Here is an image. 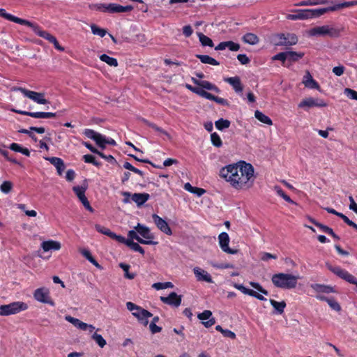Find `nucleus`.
Segmentation results:
<instances>
[{"label": "nucleus", "mask_w": 357, "mask_h": 357, "mask_svg": "<svg viewBox=\"0 0 357 357\" xmlns=\"http://www.w3.org/2000/svg\"><path fill=\"white\" fill-rule=\"evenodd\" d=\"M220 176L236 190L250 188L255 181L254 167L250 163L240 161L228 165L220 169Z\"/></svg>", "instance_id": "obj_1"}, {"label": "nucleus", "mask_w": 357, "mask_h": 357, "mask_svg": "<svg viewBox=\"0 0 357 357\" xmlns=\"http://www.w3.org/2000/svg\"><path fill=\"white\" fill-rule=\"evenodd\" d=\"M128 236L130 239H135L139 243L145 245H156L158 242L153 241V234L151 232L149 228L146 226L138 223L134 230L128 231Z\"/></svg>", "instance_id": "obj_2"}, {"label": "nucleus", "mask_w": 357, "mask_h": 357, "mask_svg": "<svg viewBox=\"0 0 357 357\" xmlns=\"http://www.w3.org/2000/svg\"><path fill=\"white\" fill-rule=\"evenodd\" d=\"M299 275L280 273L273 275L271 281L278 288L291 289L296 287Z\"/></svg>", "instance_id": "obj_3"}, {"label": "nucleus", "mask_w": 357, "mask_h": 357, "mask_svg": "<svg viewBox=\"0 0 357 357\" xmlns=\"http://www.w3.org/2000/svg\"><path fill=\"white\" fill-rule=\"evenodd\" d=\"M126 307L140 324L144 326L149 324V318L153 316L150 312L130 301L126 303Z\"/></svg>", "instance_id": "obj_4"}, {"label": "nucleus", "mask_w": 357, "mask_h": 357, "mask_svg": "<svg viewBox=\"0 0 357 357\" xmlns=\"http://www.w3.org/2000/svg\"><path fill=\"white\" fill-rule=\"evenodd\" d=\"M295 14H289L287 19L291 20H307L319 17L324 14L322 8L296 10Z\"/></svg>", "instance_id": "obj_5"}, {"label": "nucleus", "mask_w": 357, "mask_h": 357, "mask_svg": "<svg viewBox=\"0 0 357 357\" xmlns=\"http://www.w3.org/2000/svg\"><path fill=\"white\" fill-rule=\"evenodd\" d=\"M343 30V28H337L329 25H324L311 29L309 31V35L310 36H328L331 38H337L340 36Z\"/></svg>", "instance_id": "obj_6"}, {"label": "nucleus", "mask_w": 357, "mask_h": 357, "mask_svg": "<svg viewBox=\"0 0 357 357\" xmlns=\"http://www.w3.org/2000/svg\"><path fill=\"white\" fill-rule=\"evenodd\" d=\"M27 303L22 301H15L7 305H0V315L9 316L15 314L28 309Z\"/></svg>", "instance_id": "obj_7"}, {"label": "nucleus", "mask_w": 357, "mask_h": 357, "mask_svg": "<svg viewBox=\"0 0 357 357\" xmlns=\"http://www.w3.org/2000/svg\"><path fill=\"white\" fill-rule=\"evenodd\" d=\"M30 28L32 29L33 31L36 35L46 39L50 43H52L54 45L55 49H56L57 50L61 51V52L64 51V47L59 45L57 39L54 36H52V34L48 33L47 31L43 30L42 28L38 24L33 22L31 26H30Z\"/></svg>", "instance_id": "obj_8"}, {"label": "nucleus", "mask_w": 357, "mask_h": 357, "mask_svg": "<svg viewBox=\"0 0 357 357\" xmlns=\"http://www.w3.org/2000/svg\"><path fill=\"white\" fill-rule=\"evenodd\" d=\"M30 28L32 29L33 31L36 35L46 39L50 43H52L54 45L55 49H56L57 50L61 51V52L64 51V47L59 45L57 39L54 36H52V34L48 33L47 31L43 30L42 28L38 24L33 22L31 26H30Z\"/></svg>", "instance_id": "obj_9"}, {"label": "nucleus", "mask_w": 357, "mask_h": 357, "mask_svg": "<svg viewBox=\"0 0 357 357\" xmlns=\"http://www.w3.org/2000/svg\"><path fill=\"white\" fill-rule=\"evenodd\" d=\"M13 90L20 91L24 96L38 104L46 105L49 102L48 100L45 98V93H43L30 91L22 87H15Z\"/></svg>", "instance_id": "obj_10"}, {"label": "nucleus", "mask_w": 357, "mask_h": 357, "mask_svg": "<svg viewBox=\"0 0 357 357\" xmlns=\"http://www.w3.org/2000/svg\"><path fill=\"white\" fill-rule=\"evenodd\" d=\"M326 266L331 272L340 278L357 287V279L347 271L341 268L340 266H333L328 264H326Z\"/></svg>", "instance_id": "obj_11"}, {"label": "nucleus", "mask_w": 357, "mask_h": 357, "mask_svg": "<svg viewBox=\"0 0 357 357\" xmlns=\"http://www.w3.org/2000/svg\"><path fill=\"white\" fill-rule=\"evenodd\" d=\"M326 266L331 272L340 278L357 287V279L347 271L341 268L340 266H333L328 264H326Z\"/></svg>", "instance_id": "obj_12"}, {"label": "nucleus", "mask_w": 357, "mask_h": 357, "mask_svg": "<svg viewBox=\"0 0 357 357\" xmlns=\"http://www.w3.org/2000/svg\"><path fill=\"white\" fill-rule=\"evenodd\" d=\"M33 298L40 303L50 304L52 306L54 305V303L50 296V290L47 288L36 289L33 292Z\"/></svg>", "instance_id": "obj_13"}, {"label": "nucleus", "mask_w": 357, "mask_h": 357, "mask_svg": "<svg viewBox=\"0 0 357 357\" xmlns=\"http://www.w3.org/2000/svg\"><path fill=\"white\" fill-rule=\"evenodd\" d=\"M84 135L93 140L96 144L102 149H105L106 147V137L105 136L102 135V134L96 132L95 130L92 129H85L83 131Z\"/></svg>", "instance_id": "obj_14"}, {"label": "nucleus", "mask_w": 357, "mask_h": 357, "mask_svg": "<svg viewBox=\"0 0 357 357\" xmlns=\"http://www.w3.org/2000/svg\"><path fill=\"white\" fill-rule=\"evenodd\" d=\"M298 107L303 108L306 110L312 107H324L327 106V103L320 98H314L312 97L303 99L299 104Z\"/></svg>", "instance_id": "obj_15"}, {"label": "nucleus", "mask_w": 357, "mask_h": 357, "mask_svg": "<svg viewBox=\"0 0 357 357\" xmlns=\"http://www.w3.org/2000/svg\"><path fill=\"white\" fill-rule=\"evenodd\" d=\"M276 38H278V41L275 43L276 45L290 46L298 43V38L294 33H280L278 34Z\"/></svg>", "instance_id": "obj_16"}, {"label": "nucleus", "mask_w": 357, "mask_h": 357, "mask_svg": "<svg viewBox=\"0 0 357 357\" xmlns=\"http://www.w3.org/2000/svg\"><path fill=\"white\" fill-rule=\"evenodd\" d=\"M73 192L75 193L79 201L82 203L83 206L89 211L93 212V209L91 206L89 202L85 196V192L86 190V187L82 186H74L73 188Z\"/></svg>", "instance_id": "obj_17"}, {"label": "nucleus", "mask_w": 357, "mask_h": 357, "mask_svg": "<svg viewBox=\"0 0 357 357\" xmlns=\"http://www.w3.org/2000/svg\"><path fill=\"white\" fill-rule=\"evenodd\" d=\"M219 245L222 250L228 254H236L238 250L229 247V237L227 233L222 232L218 236Z\"/></svg>", "instance_id": "obj_18"}, {"label": "nucleus", "mask_w": 357, "mask_h": 357, "mask_svg": "<svg viewBox=\"0 0 357 357\" xmlns=\"http://www.w3.org/2000/svg\"><path fill=\"white\" fill-rule=\"evenodd\" d=\"M153 220L156 227L163 233L172 235V231L167 222L157 214L152 215Z\"/></svg>", "instance_id": "obj_19"}, {"label": "nucleus", "mask_w": 357, "mask_h": 357, "mask_svg": "<svg viewBox=\"0 0 357 357\" xmlns=\"http://www.w3.org/2000/svg\"><path fill=\"white\" fill-rule=\"evenodd\" d=\"M0 16L8 21L13 22L15 23L20 24L22 25H26L29 27L31 26L33 23L32 22L15 17L10 13H8L3 8H0Z\"/></svg>", "instance_id": "obj_20"}, {"label": "nucleus", "mask_w": 357, "mask_h": 357, "mask_svg": "<svg viewBox=\"0 0 357 357\" xmlns=\"http://www.w3.org/2000/svg\"><path fill=\"white\" fill-rule=\"evenodd\" d=\"M160 301L165 304L178 307L181 303V296H178L175 292H172L168 296H161Z\"/></svg>", "instance_id": "obj_21"}, {"label": "nucleus", "mask_w": 357, "mask_h": 357, "mask_svg": "<svg viewBox=\"0 0 357 357\" xmlns=\"http://www.w3.org/2000/svg\"><path fill=\"white\" fill-rule=\"evenodd\" d=\"M193 273L197 280L199 282H206L208 283L213 282L211 275L206 271L198 266L193 268Z\"/></svg>", "instance_id": "obj_22"}, {"label": "nucleus", "mask_w": 357, "mask_h": 357, "mask_svg": "<svg viewBox=\"0 0 357 357\" xmlns=\"http://www.w3.org/2000/svg\"><path fill=\"white\" fill-rule=\"evenodd\" d=\"M197 317L199 320L202 321V324L206 328H209L215 324V319L212 317V312L210 310H206L202 313H199L197 315Z\"/></svg>", "instance_id": "obj_23"}, {"label": "nucleus", "mask_w": 357, "mask_h": 357, "mask_svg": "<svg viewBox=\"0 0 357 357\" xmlns=\"http://www.w3.org/2000/svg\"><path fill=\"white\" fill-rule=\"evenodd\" d=\"M234 287L236 288V289L241 291L243 294H244L245 295H249V296H252L259 301H266V298L263 295L260 294L259 293H258L252 289H248V288L245 287L241 284L235 283L234 284Z\"/></svg>", "instance_id": "obj_24"}, {"label": "nucleus", "mask_w": 357, "mask_h": 357, "mask_svg": "<svg viewBox=\"0 0 357 357\" xmlns=\"http://www.w3.org/2000/svg\"><path fill=\"white\" fill-rule=\"evenodd\" d=\"M303 84L307 88L320 91L319 84L316 80L313 79L312 76L311 75L309 71H306L305 75H304L303 79Z\"/></svg>", "instance_id": "obj_25"}, {"label": "nucleus", "mask_w": 357, "mask_h": 357, "mask_svg": "<svg viewBox=\"0 0 357 357\" xmlns=\"http://www.w3.org/2000/svg\"><path fill=\"white\" fill-rule=\"evenodd\" d=\"M310 287L317 293V294H330L335 291L334 288L329 285L315 283L311 284Z\"/></svg>", "instance_id": "obj_26"}, {"label": "nucleus", "mask_w": 357, "mask_h": 357, "mask_svg": "<svg viewBox=\"0 0 357 357\" xmlns=\"http://www.w3.org/2000/svg\"><path fill=\"white\" fill-rule=\"evenodd\" d=\"M192 81L195 84L202 87V89H205L207 90L213 91L216 93L220 92V89L215 84L211 83L208 81H206V80L200 81L194 77H192Z\"/></svg>", "instance_id": "obj_27"}, {"label": "nucleus", "mask_w": 357, "mask_h": 357, "mask_svg": "<svg viewBox=\"0 0 357 357\" xmlns=\"http://www.w3.org/2000/svg\"><path fill=\"white\" fill-rule=\"evenodd\" d=\"M46 160H48L52 165H53L58 172L59 175H61L64 169H65V165L63 161L57 157H47L45 158Z\"/></svg>", "instance_id": "obj_28"}, {"label": "nucleus", "mask_w": 357, "mask_h": 357, "mask_svg": "<svg viewBox=\"0 0 357 357\" xmlns=\"http://www.w3.org/2000/svg\"><path fill=\"white\" fill-rule=\"evenodd\" d=\"M225 82L229 84L236 93H241L243 91V86L241 79L238 77H231L224 79Z\"/></svg>", "instance_id": "obj_29"}, {"label": "nucleus", "mask_w": 357, "mask_h": 357, "mask_svg": "<svg viewBox=\"0 0 357 357\" xmlns=\"http://www.w3.org/2000/svg\"><path fill=\"white\" fill-rule=\"evenodd\" d=\"M41 248L44 252H48L50 250H59L61 249V245L59 241L49 240L43 241L41 243Z\"/></svg>", "instance_id": "obj_30"}, {"label": "nucleus", "mask_w": 357, "mask_h": 357, "mask_svg": "<svg viewBox=\"0 0 357 357\" xmlns=\"http://www.w3.org/2000/svg\"><path fill=\"white\" fill-rule=\"evenodd\" d=\"M228 48L231 51H238L240 49V45L233 41L221 42L215 47V50H223Z\"/></svg>", "instance_id": "obj_31"}, {"label": "nucleus", "mask_w": 357, "mask_h": 357, "mask_svg": "<svg viewBox=\"0 0 357 357\" xmlns=\"http://www.w3.org/2000/svg\"><path fill=\"white\" fill-rule=\"evenodd\" d=\"M133 9L132 6H123L116 3H109V13H126L131 11Z\"/></svg>", "instance_id": "obj_32"}, {"label": "nucleus", "mask_w": 357, "mask_h": 357, "mask_svg": "<svg viewBox=\"0 0 357 357\" xmlns=\"http://www.w3.org/2000/svg\"><path fill=\"white\" fill-rule=\"evenodd\" d=\"M357 5V1H345L342 3L336 4L333 6H330L328 8H323L322 9L324 10V14L327 12L335 11L343 8L351 7Z\"/></svg>", "instance_id": "obj_33"}, {"label": "nucleus", "mask_w": 357, "mask_h": 357, "mask_svg": "<svg viewBox=\"0 0 357 357\" xmlns=\"http://www.w3.org/2000/svg\"><path fill=\"white\" fill-rule=\"evenodd\" d=\"M150 195L148 193H134L132 195V200L138 206L143 205L149 200Z\"/></svg>", "instance_id": "obj_34"}, {"label": "nucleus", "mask_w": 357, "mask_h": 357, "mask_svg": "<svg viewBox=\"0 0 357 357\" xmlns=\"http://www.w3.org/2000/svg\"><path fill=\"white\" fill-rule=\"evenodd\" d=\"M269 302L274 308V314H282L284 312V308L286 307L285 301H282L278 302L273 299H270Z\"/></svg>", "instance_id": "obj_35"}, {"label": "nucleus", "mask_w": 357, "mask_h": 357, "mask_svg": "<svg viewBox=\"0 0 357 357\" xmlns=\"http://www.w3.org/2000/svg\"><path fill=\"white\" fill-rule=\"evenodd\" d=\"M196 57L198 58L203 63L210 64L212 66H218L220 64L218 61L208 55L197 54Z\"/></svg>", "instance_id": "obj_36"}, {"label": "nucleus", "mask_w": 357, "mask_h": 357, "mask_svg": "<svg viewBox=\"0 0 357 357\" xmlns=\"http://www.w3.org/2000/svg\"><path fill=\"white\" fill-rule=\"evenodd\" d=\"M328 0H307L303 1L296 4L297 6H317L320 4H326Z\"/></svg>", "instance_id": "obj_37"}, {"label": "nucleus", "mask_w": 357, "mask_h": 357, "mask_svg": "<svg viewBox=\"0 0 357 357\" xmlns=\"http://www.w3.org/2000/svg\"><path fill=\"white\" fill-rule=\"evenodd\" d=\"M243 40L245 43L253 45L259 43V38L254 33H248L243 36Z\"/></svg>", "instance_id": "obj_38"}, {"label": "nucleus", "mask_w": 357, "mask_h": 357, "mask_svg": "<svg viewBox=\"0 0 357 357\" xmlns=\"http://www.w3.org/2000/svg\"><path fill=\"white\" fill-rule=\"evenodd\" d=\"M255 116L257 120H259L263 123L269 126L272 125L273 123L272 120L268 116L265 115L264 113L259 110L255 111Z\"/></svg>", "instance_id": "obj_39"}, {"label": "nucleus", "mask_w": 357, "mask_h": 357, "mask_svg": "<svg viewBox=\"0 0 357 357\" xmlns=\"http://www.w3.org/2000/svg\"><path fill=\"white\" fill-rule=\"evenodd\" d=\"M99 58H100V61L106 63L109 66H112V67L118 66L117 59L114 57H111L105 54H101Z\"/></svg>", "instance_id": "obj_40"}, {"label": "nucleus", "mask_w": 357, "mask_h": 357, "mask_svg": "<svg viewBox=\"0 0 357 357\" xmlns=\"http://www.w3.org/2000/svg\"><path fill=\"white\" fill-rule=\"evenodd\" d=\"M304 56L303 52H297L294 51H287V60L295 62L303 58Z\"/></svg>", "instance_id": "obj_41"}, {"label": "nucleus", "mask_w": 357, "mask_h": 357, "mask_svg": "<svg viewBox=\"0 0 357 357\" xmlns=\"http://www.w3.org/2000/svg\"><path fill=\"white\" fill-rule=\"evenodd\" d=\"M65 319L67 321L71 323L76 328H79L80 330L83 329V327H84V322L80 321L79 319L73 317H71L70 315H67V316L65 317Z\"/></svg>", "instance_id": "obj_42"}, {"label": "nucleus", "mask_w": 357, "mask_h": 357, "mask_svg": "<svg viewBox=\"0 0 357 357\" xmlns=\"http://www.w3.org/2000/svg\"><path fill=\"white\" fill-rule=\"evenodd\" d=\"M56 116V113L45 112H33L32 117L36 119H49L53 118Z\"/></svg>", "instance_id": "obj_43"}, {"label": "nucleus", "mask_w": 357, "mask_h": 357, "mask_svg": "<svg viewBox=\"0 0 357 357\" xmlns=\"http://www.w3.org/2000/svg\"><path fill=\"white\" fill-rule=\"evenodd\" d=\"M197 36L199 37L200 43L203 46H208L211 47H213L214 45L213 40L210 38H208V36H205L202 33H198Z\"/></svg>", "instance_id": "obj_44"}, {"label": "nucleus", "mask_w": 357, "mask_h": 357, "mask_svg": "<svg viewBox=\"0 0 357 357\" xmlns=\"http://www.w3.org/2000/svg\"><path fill=\"white\" fill-rule=\"evenodd\" d=\"M81 254L87 259L89 260L91 264H93L95 266L100 268V264L96 261V260L92 257L91 255V252L89 250L86 249H82L80 250Z\"/></svg>", "instance_id": "obj_45"}, {"label": "nucleus", "mask_w": 357, "mask_h": 357, "mask_svg": "<svg viewBox=\"0 0 357 357\" xmlns=\"http://www.w3.org/2000/svg\"><path fill=\"white\" fill-rule=\"evenodd\" d=\"M230 124L231 123L229 120L224 119H220L215 123L216 128L219 130H222L225 128H228L230 126Z\"/></svg>", "instance_id": "obj_46"}, {"label": "nucleus", "mask_w": 357, "mask_h": 357, "mask_svg": "<svg viewBox=\"0 0 357 357\" xmlns=\"http://www.w3.org/2000/svg\"><path fill=\"white\" fill-rule=\"evenodd\" d=\"M119 266L124 271L125 278H126L129 280H132L135 278V277L136 275L135 273L129 272L130 265L123 264V263H121V264H119Z\"/></svg>", "instance_id": "obj_47"}, {"label": "nucleus", "mask_w": 357, "mask_h": 357, "mask_svg": "<svg viewBox=\"0 0 357 357\" xmlns=\"http://www.w3.org/2000/svg\"><path fill=\"white\" fill-rule=\"evenodd\" d=\"M90 26H91V32L94 35H97V36H99L101 38H102L107 33V31L105 29L100 28L94 24H92Z\"/></svg>", "instance_id": "obj_48"}, {"label": "nucleus", "mask_w": 357, "mask_h": 357, "mask_svg": "<svg viewBox=\"0 0 357 357\" xmlns=\"http://www.w3.org/2000/svg\"><path fill=\"white\" fill-rule=\"evenodd\" d=\"M91 337L101 348H103L107 344L106 340L100 334L94 333Z\"/></svg>", "instance_id": "obj_49"}, {"label": "nucleus", "mask_w": 357, "mask_h": 357, "mask_svg": "<svg viewBox=\"0 0 357 357\" xmlns=\"http://www.w3.org/2000/svg\"><path fill=\"white\" fill-rule=\"evenodd\" d=\"M275 190L276 191L277 194L282 197L286 202L295 204L296 203L290 198L289 196L286 195L284 192L282 190V188L279 186H275Z\"/></svg>", "instance_id": "obj_50"}, {"label": "nucleus", "mask_w": 357, "mask_h": 357, "mask_svg": "<svg viewBox=\"0 0 357 357\" xmlns=\"http://www.w3.org/2000/svg\"><path fill=\"white\" fill-rule=\"evenodd\" d=\"M211 140L213 145L216 147H220L222 145V139L216 132H213L211 135Z\"/></svg>", "instance_id": "obj_51"}, {"label": "nucleus", "mask_w": 357, "mask_h": 357, "mask_svg": "<svg viewBox=\"0 0 357 357\" xmlns=\"http://www.w3.org/2000/svg\"><path fill=\"white\" fill-rule=\"evenodd\" d=\"M128 246L135 252H139L142 255L144 254L143 248L141 247L137 243L134 242L133 239H130V242H128Z\"/></svg>", "instance_id": "obj_52"}, {"label": "nucleus", "mask_w": 357, "mask_h": 357, "mask_svg": "<svg viewBox=\"0 0 357 357\" xmlns=\"http://www.w3.org/2000/svg\"><path fill=\"white\" fill-rule=\"evenodd\" d=\"M83 160L86 163H91L96 167L100 166V162H98L92 155L86 154L83 155Z\"/></svg>", "instance_id": "obj_53"}, {"label": "nucleus", "mask_w": 357, "mask_h": 357, "mask_svg": "<svg viewBox=\"0 0 357 357\" xmlns=\"http://www.w3.org/2000/svg\"><path fill=\"white\" fill-rule=\"evenodd\" d=\"M12 188L13 183L8 181H3L0 185V190L5 194L10 192Z\"/></svg>", "instance_id": "obj_54"}, {"label": "nucleus", "mask_w": 357, "mask_h": 357, "mask_svg": "<svg viewBox=\"0 0 357 357\" xmlns=\"http://www.w3.org/2000/svg\"><path fill=\"white\" fill-rule=\"evenodd\" d=\"M95 228H96V229L98 232H100V233H101L102 234H105L106 236H108L109 237L111 238V236H112L113 232L110 229H109L108 228L102 227V226H101L100 225H95Z\"/></svg>", "instance_id": "obj_55"}, {"label": "nucleus", "mask_w": 357, "mask_h": 357, "mask_svg": "<svg viewBox=\"0 0 357 357\" xmlns=\"http://www.w3.org/2000/svg\"><path fill=\"white\" fill-rule=\"evenodd\" d=\"M249 284L252 287L257 289L258 291H259L262 294L266 295V296H267L268 294V291L266 290L265 289H264L259 283L255 282H250Z\"/></svg>", "instance_id": "obj_56"}, {"label": "nucleus", "mask_w": 357, "mask_h": 357, "mask_svg": "<svg viewBox=\"0 0 357 357\" xmlns=\"http://www.w3.org/2000/svg\"><path fill=\"white\" fill-rule=\"evenodd\" d=\"M111 238L117 241L119 243L126 244L128 246V242H130V238L128 237V239H126L123 236L120 235H116L115 233H112L111 236Z\"/></svg>", "instance_id": "obj_57"}, {"label": "nucleus", "mask_w": 357, "mask_h": 357, "mask_svg": "<svg viewBox=\"0 0 357 357\" xmlns=\"http://www.w3.org/2000/svg\"><path fill=\"white\" fill-rule=\"evenodd\" d=\"M344 93L350 99L357 100V91L349 88H346L344 91Z\"/></svg>", "instance_id": "obj_58"}, {"label": "nucleus", "mask_w": 357, "mask_h": 357, "mask_svg": "<svg viewBox=\"0 0 357 357\" xmlns=\"http://www.w3.org/2000/svg\"><path fill=\"white\" fill-rule=\"evenodd\" d=\"M328 304L329 306L334 310L339 312L341 310V307L340 304L333 298H330L328 301Z\"/></svg>", "instance_id": "obj_59"}, {"label": "nucleus", "mask_w": 357, "mask_h": 357, "mask_svg": "<svg viewBox=\"0 0 357 357\" xmlns=\"http://www.w3.org/2000/svg\"><path fill=\"white\" fill-rule=\"evenodd\" d=\"M199 96L202 98H204L206 99L210 100L215 101V96L214 95L206 91L205 90H204L202 89Z\"/></svg>", "instance_id": "obj_60"}, {"label": "nucleus", "mask_w": 357, "mask_h": 357, "mask_svg": "<svg viewBox=\"0 0 357 357\" xmlns=\"http://www.w3.org/2000/svg\"><path fill=\"white\" fill-rule=\"evenodd\" d=\"M315 226L319 227L322 231H324L329 235L333 233V229H331V227H329L326 225H324L321 223L316 222Z\"/></svg>", "instance_id": "obj_61"}, {"label": "nucleus", "mask_w": 357, "mask_h": 357, "mask_svg": "<svg viewBox=\"0 0 357 357\" xmlns=\"http://www.w3.org/2000/svg\"><path fill=\"white\" fill-rule=\"evenodd\" d=\"M272 59L279 60L281 61L282 63H284V61L287 60V52H280L275 54L274 56H273Z\"/></svg>", "instance_id": "obj_62"}, {"label": "nucleus", "mask_w": 357, "mask_h": 357, "mask_svg": "<svg viewBox=\"0 0 357 357\" xmlns=\"http://www.w3.org/2000/svg\"><path fill=\"white\" fill-rule=\"evenodd\" d=\"M277 255H273L271 253H269V252H262L261 254V259L262 261H268L271 259H277Z\"/></svg>", "instance_id": "obj_63"}, {"label": "nucleus", "mask_w": 357, "mask_h": 357, "mask_svg": "<svg viewBox=\"0 0 357 357\" xmlns=\"http://www.w3.org/2000/svg\"><path fill=\"white\" fill-rule=\"evenodd\" d=\"M345 68L343 66H335L333 68V73L337 76H341L344 74Z\"/></svg>", "instance_id": "obj_64"}]
</instances>
